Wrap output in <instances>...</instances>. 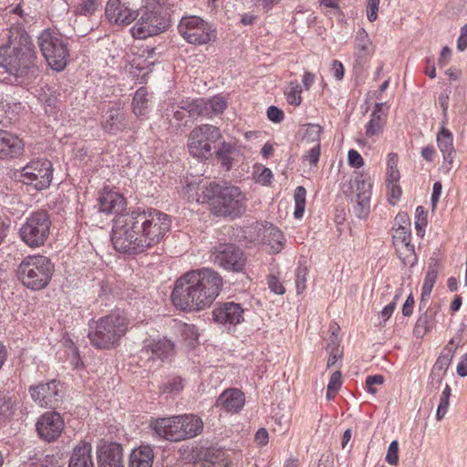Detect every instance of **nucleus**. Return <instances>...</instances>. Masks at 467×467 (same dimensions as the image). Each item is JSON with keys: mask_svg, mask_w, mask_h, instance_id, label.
<instances>
[{"mask_svg": "<svg viewBox=\"0 0 467 467\" xmlns=\"http://www.w3.org/2000/svg\"><path fill=\"white\" fill-rule=\"evenodd\" d=\"M170 228L171 220L160 211H132L115 216L110 237L115 250L136 254L159 243Z\"/></svg>", "mask_w": 467, "mask_h": 467, "instance_id": "1", "label": "nucleus"}, {"mask_svg": "<svg viewBox=\"0 0 467 467\" xmlns=\"http://www.w3.org/2000/svg\"><path fill=\"white\" fill-rule=\"evenodd\" d=\"M223 287V278L212 268L190 270L177 278V308L193 312L210 307Z\"/></svg>", "mask_w": 467, "mask_h": 467, "instance_id": "2", "label": "nucleus"}, {"mask_svg": "<svg viewBox=\"0 0 467 467\" xmlns=\"http://www.w3.org/2000/svg\"><path fill=\"white\" fill-rule=\"evenodd\" d=\"M3 74H7L3 80H10V77L15 78V81L23 85L35 79L39 74V68L36 65V55L35 46L28 36H22L17 47L9 50L3 48Z\"/></svg>", "mask_w": 467, "mask_h": 467, "instance_id": "3", "label": "nucleus"}, {"mask_svg": "<svg viewBox=\"0 0 467 467\" xmlns=\"http://www.w3.org/2000/svg\"><path fill=\"white\" fill-rule=\"evenodd\" d=\"M128 330V319L125 316L114 312L88 325V337L90 344L98 349H109L117 347L120 338Z\"/></svg>", "mask_w": 467, "mask_h": 467, "instance_id": "4", "label": "nucleus"}, {"mask_svg": "<svg viewBox=\"0 0 467 467\" xmlns=\"http://www.w3.org/2000/svg\"><path fill=\"white\" fill-rule=\"evenodd\" d=\"M211 201L212 211L218 216L238 217L245 212L246 196L235 186L219 187L211 183L202 200ZM197 202H201L198 198Z\"/></svg>", "mask_w": 467, "mask_h": 467, "instance_id": "5", "label": "nucleus"}, {"mask_svg": "<svg viewBox=\"0 0 467 467\" xmlns=\"http://www.w3.org/2000/svg\"><path fill=\"white\" fill-rule=\"evenodd\" d=\"M54 271L51 261L44 255L26 256L19 265L17 277L31 290L44 289L49 284Z\"/></svg>", "mask_w": 467, "mask_h": 467, "instance_id": "6", "label": "nucleus"}, {"mask_svg": "<svg viewBox=\"0 0 467 467\" xmlns=\"http://www.w3.org/2000/svg\"><path fill=\"white\" fill-rule=\"evenodd\" d=\"M135 25L130 28L134 38L146 39L149 36L159 35L170 26V16L163 13L160 5H149L141 7L138 12Z\"/></svg>", "mask_w": 467, "mask_h": 467, "instance_id": "7", "label": "nucleus"}, {"mask_svg": "<svg viewBox=\"0 0 467 467\" xmlns=\"http://www.w3.org/2000/svg\"><path fill=\"white\" fill-rule=\"evenodd\" d=\"M38 47L47 65L54 70H63L68 61L67 42L58 33L51 29L43 30L38 36Z\"/></svg>", "mask_w": 467, "mask_h": 467, "instance_id": "8", "label": "nucleus"}, {"mask_svg": "<svg viewBox=\"0 0 467 467\" xmlns=\"http://www.w3.org/2000/svg\"><path fill=\"white\" fill-rule=\"evenodd\" d=\"M51 226L48 213L39 210L32 213L22 224L19 234L22 241L29 247L36 248L47 241Z\"/></svg>", "mask_w": 467, "mask_h": 467, "instance_id": "9", "label": "nucleus"}, {"mask_svg": "<svg viewBox=\"0 0 467 467\" xmlns=\"http://www.w3.org/2000/svg\"><path fill=\"white\" fill-rule=\"evenodd\" d=\"M221 137V131L215 126L204 124L194 128L188 139L190 154L198 159H208L212 156L214 143Z\"/></svg>", "mask_w": 467, "mask_h": 467, "instance_id": "10", "label": "nucleus"}, {"mask_svg": "<svg viewBox=\"0 0 467 467\" xmlns=\"http://www.w3.org/2000/svg\"><path fill=\"white\" fill-rule=\"evenodd\" d=\"M177 28L180 35L190 44L203 45L216 38L212 26L196 16L182 17Z\"/></svg>", "mask_w": 467, "mask_h": 467, "instance_id": "11", "label": "nucleus"}, {"mask_svg": "<svg viewBox=\"0 0 467 467\" xmlns=\"http://www.w3.org/2000/svg\"><path fill=\"white\" fill-rule=\"evenodd\" d=\"M53 179V166L47 159H36L29 161L20 171L23 183L33 185L37 191L49 187Z\"/></svg>", "mask_w": 467, "mask_h": 467, "instance_id": "12", "label": "nucleus"}, {"mask_svg": "<svg viewBox=\"0 0 467 467\" xmlns=\"http://www.w3.org/2000/svg\"><path fill=\"white\" fill-rule=\"evenodd\" d=\"M146 0H109L105 15L115 25L127 26L135 21Z\"/></svg>", "mask_w": 467, "mask_h": 467, "instance_id": "13", "label": "nucleus"}, {"mask_svg": "<svg viewBox=\"0 0 467 467\" xmlns=\"http://www.w3.org/2000/svg\"><path fill=\"white\" fill-rule=\"evenodd\" d=\"M180 108L190 116L212 117L222 113L226 108V101L222 96H214L211 99H199L192 101H181Z\"/></svg>", "mask_w": 467, "mask_h": 467, "instance_id": "14", "label": "nucleus"}, {"mask_svg": "<svg viewBox=\"0 0 467 467\" xmlns=\"http://www.w3.org/2000/svg\"><path fill=\"white\" fill-rule=\"evenodd\" d=\"M33 400L41 407L56 408L61 397L59 382L56 379L47 383H39L29 388Z\"/></svg>", "mask_w": 467, "mask_h": 467, "instance_id": "15", "label": "nucleus"}, {"mask_svg": "<svg viewBox=\"0 0 467 467\" xmlns=\"http://www.w3.org/2000/svg\"><path fill=\"white\" fill-rule=\"evenodd\" d=\"M64 429V420L56 411L44 413L36 422V431L41 439L51 442L57 440Z\"/></svg>", "mask_w": 467, "mask_h": 467, "instance_id": "16", "label": "nucleus"}, {"mask_svg": "<svg viewBox=\"0 0 467 467\" xmlns=\"http://www.w3.org/2000/svg\"><path fill=\"white\" fill-rule=\"evenodd\" d=\"M214 255L215 263L225 269L239 272L243 270L245 264L244 252L234 244L218 246Z\"/></svg>", "mask_w": 467, "mask_h": 467, "instance_id": "17", "label": "nucleus"}, {"mask_svg": "<svg viewBox=\"0 0 467 467\" xmlns=\"http://www.w3.org/2000/svg\"><path fill=\"white\" fill-rule=\"evenodd\" d=\"M24 150L25 143L17 135L0 130V161L18 158Z\"/></svg>", "mask_w": 467, "mask_h": 467, "instance_id": "18", "label": "nucleus"}, {"mask_svg": "<svg viewBox=\"0 0 467 467\" xmlns=\"http://www.w3.org/2000/svg\"><path fill=\"white\" fill-rule=\"evenodd\" d=\"M98 467H125L123 449L119 443L103 444L97 450Z\"/></svg>", "mask_w": 467, "mask_h": 467, "instance_id": "19", "label": "nucleus"}, {"mask_svg": "<svg viewBox=\"0 0 467 467\" xmlns=\"http://www.w3.org/2000/svg\"><path fill=\"white\" fill-rule=\"evenodd\" d=\"M213 317L217 323L237 325L244 321V309L239 304L227 302L215 307Z\"/></svg>", "mask_w": 467, "mask_h": 467, "instance_id": "20", "label": "nucleus"}, {"mask_svg": "<svg viewBox=\"0 0 467 467\" xmlns=\"http://www.w3.org/2000/svg\"><path fill=\"white\" fill-rule=\"evenodd\" d=\"M203 428L202 419L193 414L177 417V441L193 438L200 434Z\"/></svg>", "mask_w": 467, "mask_h": 467, "instance_id": "21", "label": "nucleus"}, {"mask_svg": "<svg viewBox=\"0 0 467 467\" xmlns=\"http://www.w3.org/2000/svg\"><path fill=\"white\" fill-rule=\"evenodd\" d=\"M99 211L104 213H119L126 205L121 194L113 191L104 190L99 197Z\"/></svg>", "mask_w": 467, "mask_h": 467, "instance_id": "22", "label": "nucleus"}, {"mask_svg": "<svg viewBox=\"0 0 467 467\" xmlns=\"http://www.w3.org/2000/svg\"><path fill=\"white\" fill-rule=\"evenodd\" d=\"M67 467H94L92 446L89 442L81 441L73 448Z\"/></svg>", "mask_w": 467, "mask_h": 467, "instance_id": "23", "label": "nucleus"}, {"mask_svg": "<svg viewBox=\"0 0 467 467\" xmlns=\"http://www.w3.org/2000/svg\"><path fill=\"white\" fill-rule=\"evenodd\" d=\"M244 404V395L237 389L224 390L218 398L216 405L228 412L239 411Z\"/></svg>", "mask_w": 467, "mask_h": 467, "instance_id": "24", "label": "nucleus"}, {"mask_svg": "<svg viewBox=\"0 0 467 467\" xmlns=\"http://www.w3.org/2000/svg\"><path fill=\"white\" fill-rule=\"evenodd\" d=\"M127 125L126 113L120 107L110 108L106 112L105 120L102 124L107 132L113 134L122 130Z\"/></svg>", "mask_w": 467, "mask_h": 467, "instance_id": "25", "label": "nucleus"}, {"mask_svg": "<svg viewBox=\"0 0 467 467\" xmlns=\"http://www.w3.org/2000/svg\"><path fill=\"white\" fill-rule=\"evenodd\" d=\"M452 141V133L442 126L437 134V144L442 153L444 161L448 164L446 165L448 170H451L452 167L453 157L455 154Z\"/></svg>", "mask_w": 467, "mask_h": 467, "instance_id": "26", "label": "nucleus"}, {"mask_svg": "<svg viewBox=\"0 0 467 467\" xmlns=\"http://www.w3.org/2000/svg\"><path fill=\"white\" fill-rule=\"evenodd\" d=\"M383 105V103H376L375 105V109L366 126V135L368 137L379 136L383 132L386 123V114L382 112Z\"/></svg>", "mask_w": 467, "mask_h": 467, "instance_id": "27", "label": "nucleus"}, {"mask_svg": "<svg viewBox=\"0 0 467 467\" xmlns=\"http://www.w3.org/2000/svg\"><path fill=\"white\" fill-rule=\"evenodd\" d=\"M153 451L149 445H141L134 449L129 461V467H151L153 462Z\"/></svg>", "mask_w": 467, "mask_h": 467, "instance_id": "28", "label": "nucleus"}, {"mask_svg": "<svg viewBox=\"0 0 467 467\" xmlns=\"http://www.w3.org/2000/svg\"><path fill=\"white\" fill-rule=\"evenodd\" d=\"M154 433L164 440L174 441L175 420L174 417L159 418L150 422Z\"/></svg>", "mask_w": 467, "mask_h": 467, "instance_id": "29", "label": "nucleus"}, {"mask_svg": "<svg viewBox=\"0 0 467 467\" xmlns=\"http://www.w3.org/2000/svg\"><path fill=\"white\" fill-rule=\"evenodd\" d=\"M370 45L368 33L363 28L359 29L355 38V57L358 64L364 63L369 56Z\"/></svg>", "mask_w": 467, "mask_h": 467, "instance_id": "30", "label": "nucleus"}, {"mask_svg": "<svg viewBox=\"0 0 467 467\" xmlns=\"http://www.w3.org/2000/svg\"><path fill=\"white\" fill-rule=\"evenodd\" d=\"M154 65V62L148 61L142 58V57H133L130 61V74L136 78L140 79V83L147 81V76L151 71L150 67Z\"/></svg>", "mask_w": 467, "mask_h": 467, "instance_id": "31", "label": "nucleus"}, {"mask_svg": "<svg viewBox=\"0 0 467 467\" xmlns=\"http://www.w3.org/2000/svg\"><path fill=\"white\" fill-rule=\"evenodd\" d=\"M150 96L147 88L141 87L136 92L132 99V111L137 117L146 115V110L149 108Z\"/></svg>", "mask_w": 467, "mask_h": 467, "instance_id": "32", "label": "nucleus"}, {"mask_svg": "<svg viewBox=\"0 0 467 467\" xmlns=\"http://www.w3.org/2000/svg\"><path fill=\"white\" fill-rule=\"evenodd\" d=\"M18 399L9 392H0V420L12 417L17 408Z\"/></svg>", "mask_w": 467, "mask_h": 467, "instance_id": "33", "label": "nucleus"}, {"mask_svg": "<svg viewBox=\"0 0 467 467\" xmlns=\"http://www.w3.org/2000/svg\"><path fill=\"white\" fill-rule=\"evenodd\" d=\"M436 314L437 310L428 309L424 315L418 318L414 328V333L418 337L424 336L427 332L433 328L436 323L434 319Z\"/></svg>", "mask_w": 467, "mask_h": 467, "instance_id": "34", "label": "nucleus"}, {"mask_svg": "<svg viewBox=\"0 0 467 467\" xmlns=\"http://www.w3.org/2000/svg\"><path fill=\"white\" fill-rule=\"evenodd\" d=\"M451 359H450V358H445L441 355L437 358V360L433 366L432 371H431V384H432V385L437 384L438 385L437 388L440 387V385L442 382L443 377L445 376L447 369L449 368V367L451 365Z\"/></svg>", "mask_w": 467, "mask_h": 467, "instance_id": "35", "label": "nucleus"}, {"mask_svg": "<svg viewBox=\"0 0 467 467\" xmlns=\"http://www.w3.org/2000/svg\"><path fill=\"white\" fill-rule=\"evenodd\" d=\"M173 348V344L168 339H160L149 346L147 352H151V358L165 359Z\"/></svg>", "mask_w": 467, "mask_h": 467, "instance_id": "36", "label": "nucleus"}, {"mask_svg": "<svg viewBox=\"0 0 467 467\" xmlns=\"http://www.w3.org/2000/svg\"><path fill=\"white\" fill-rule=\"evenodd\" d=\"M438 276V265L437 264L431 265L428 268L427 275L424 279V283L422 285V292H421V301L420 305L427 301L431 296V293L432 291L433 285L436 282Z\"/></svg>", "mask_w": 467, "mask_h": 467, "instance_id": "37", "label": "nucleus"}, {"mask_svg": "<svg viewBox=\"0 0 467 467\" xmlns=\"http://www.w3.org/2000/svg\"><path fill=\"white\" fill-rule=\"evenodd\" d=\"M100 5V0H75L74 12L79 16H91Z\"/></svg>", "mask_w": 467, "mask_h": 467, "instance_id": "38", "label": "nucleus"}, {"mask_svg": "<svg viewBox=\"0 0 467 467\" xmlns=\"http://www.w3.org/2000/svg\"><path fill=\"white\" fill-rule=\"evenodd\" d=\"M354 184L356 187V197L370 198L372 183L370 177L364 174H358L356 176Z\"/></svg>", "mask_w": 467, "mask_h": 467, "instance_id": "39", "label": "nucleus"}, {"mask_svg": "<svg viewBox=\"0 0 467 467\" xmlns=\"http://www.w3.org/2000/svg\"><path fill=\"white\" fill-rule=\"evenodd\" d=\"M323 128L318 124H307L302 142L305 145L320 144V137Z\"/></svg>", "mask_w": 467, "mask_h": 467, "instance_id": "40", "label": "nucleus"}, {"mask_svg": "<svg viewBox=\"0 0 467 467\" xmlns=\"http://www.w3.org/2000/svg\"><path fill=\"white\" fill-rule=\"evenodd\" d=\"M393 244L395 248L403 247L406 244H410L411 235L410 228L403 225H399L397 228L393 229L392 234Z\"/></svg>", "mask_w": 467, "mask_h": 467, "instance_id": "41", "label": "nucleus"}, {"mask_svg": "<svg viewBox=\"0 0 467 467\" xmlns=\"http://www.w3.org/2000/svg\"><path fill=\"white\" fill-rule=\"evenodd\" d=\"M306 190L303 186H297L294 192V200H295V212L294 216L296 219H300L303 217L305 207H306Z\"/></svg>", "mask_w": 467, "mask_h": 467, "instance_id": "42", "label": "nucleus"}, {"mask_svg": "<svg viewBox=\"0 0 467 467\" xmlns=\"http://www.w3.org/2000/svg\"><path fill=\"white\" fill-rule=\"evenodd\" d=\"M229 462L224 457V453L221 451L209 452L205 461L201 467H228Z\"/></svg>", "mask_w": 467, "mask_h": 467, "instance_id": "43", "label": "nucleus"}, {"mask_svg": "<svg viewBox=\"0 0 467 467\" xmlns=\"http://www.w3.org/2000/svg\"><path fill=\"white\" fill-rule=\"evenodd\" d=\"M177 329L180 330L182 337L187 341L189 346H192L197 341L199 333L198 329L194 325H189L186 323L178 324Z\"/></svg>", "mask_w": 467, "mask_h": 467, "instance_id": "44", "label": "nucleus"}, {"mask_svg": "<svg viewBox=\"0 0 467 467\" xmlns=\"http://www.w3.org/2000/svg\"><path fill=\"white\" fill-rule=\"evenodd\" d=\"M451 388L448 384L445 385L444 389L440 397V402L436 411V420L441 421L448 411L450 405Z\"/></svg>", "mask_w": 467, "mask_h": 467, "instance_id": "45", "label": "nucleus"}, {"mask_svg": "<svg viewBox=\"0 0 467 467\" xmlns=\"http://www.w3.org/2000/svg\"><path fill=\"white\" fill-rule=\"evenodd\" d=\"M398 155L396 153H389L388 155L387 162V179L386 182H399L400 171L397 167Z\"/></svg>", "mask_w": 467, "mask_h": 467, "instance_id": "46", "label": "nucleus"}, {"mask_svg": "<svg viewBox=\"0 0 467 467\" xmlns=\"http://www.w3.org/2000/svg\"><path fill=\"white\" fill-rule=\"evenodd\" d=\"M301 86L296 81L289 84L288 89L285 92L287 102L290 105L298 106L301 99Z\"/></svg>", "mask_w": 467, "mask_h": 467, "instance_id": "47", "label": "nucleus"}, {"mask_svg": "<svg viewBox=\"0 0 467 467\" xmlns=\"http://www.w3.org/2000/svg\"><path fill=\"white\" fill-rule=\"evenodd\" d=\"M397 254L404 265H413L415 262V252L413 244H406L403 247L396 248Z\"/></svg>", "mask_w": 467, "mask_h": 467, "instance_id": "48", "label": "nucleus"}, {"mask_svg": "<svg viewBox=\"0 0 467 467\" xmlns=\"http://www.w3.org/2000/svg\"><path fill=\"white\" fill-rule=\"evenodd\" d=\"M357 203L354 205L353 211L357 217L366 218L370 210V198L356 197Z\"/></svg>", "mask_w": 467, "mask_h": 467, "instance_id": "49", "label": "nucleus"}, {"mask_svg": "<svg viewBox=\"0 0 467 467\" xmlns=\"http://www.w3.org/2000/svg\"><path fill=\"white\" fill-rule=\"evenodd\" d=\"M427 222V212L422 206H418L415 211V229L419 235H423Z\"/></svg>", "mask_w": 467, "mask_h": 467, "instance_id": "50", "label": "nucleus"}, {"mask_svg": "<svg viewBox=\"0 0 467 467\" xmlns=\"http://www.w3.org/2000/svg\"><path fill=\"white\" fill-rule=\"evenodd\" d=\"M388 189V201L394 205L400 200L402 191L399 182H386Z\"/></svg>", "mask_w": 467, "mask_h": 467, "instance_id": "51", "label": "nucleus"}, {"mask_svg": "<svg viewBox=\"0 0 467 467\" xmlns=\"http://www.w3.org/2000/svg\"><path fill=\"white\" fill-rule=\"evenodd\" d=\"M33 467H58L59 466V457L54 454H47L40 459L37 462L32 463Z\"/></svg>", "mask_w": 467, "mask_h": 467, "instance_id": "52", "label": "nucleus"}, {"mask_svg": "<svg viewBox=\"0 0 467 467\" xmlns=\"http://www.w3.org/2000/svg\"><path fill=\"white\" fill-rule=\"evenodd\" d=\"M386 462L393 466L398 465L399 463V442L398 441H393L390 442L387 455L385 458Z\"/></svg>", "mask_w": 467, "mask_h": 467, "instance_id": "53", "label": "nucleus"}, {"mask_svg": "<svg viewBox=\"0 0 467 467\" xmlns=\"http://www.w3.org/2000/svg\"><path fill=\"white\" fill-rule=\"evenodd\" d=\"M309 149L306 151L303 159L308 161L311 165L316 166L320 156V144L307 145Z\"/></svg>", "mask_w": 467, "mask_h": 467, "instance_id": "54", "label": "nucleus"}, {"mask_svg": "<svg viewBox=\"0 0 467 467\" xmlns=\"http://www.w3.org/2000/svg\"><path fill=\"white\" fill-rule=\"evenodd\" d=\"M306 276L307 268L305 266H299L296 275V286L297 294H301L306 289Z\"/></svg>", "mask_w": 467, "mask_h": 467, "instance_id": "55", "label": "nucleus"}, {"mask_svg": "<svg viewBox=\"0 0 467 467\" xmlns=\"http://www.w3.org/2000/svg\"><path fill=\"white\" fill-rule=\"evenodd\" d=\"M42 100L46 113L48 115L55 114L58 105V99L57 96L54 94L45 95Z\"/></svg>", "mask_w": 467, "mask_h": 467, "instance_id": "56", "label": "nucleus"}, {"mask_svg": "<svg viewBox=\"0 0 467 467\" xmlns=\"http://www.w3.org/2000/svg\"><path fill=\"white\" fill-rule=\"evenodd\" d=\"M267 284L269 289L276 295H283L285 292V289L283 284L279 281V279L274 275H270L267 278Z\"/></svg>", "mask_w": 467, "mask_h": 467, "instance_id": "57", "label": "nucleus"}, {"mask_svg": "<svg viewBox=\"0 0 467 467\" xmlns=\"http://www.w3.org/2000/svg\"><path fill=\"white\" fill-rule=\"evenodd\" d=\"M380 0H368L367 2V17L370 22L378 18V11Z\"/></svg>", "mask_w": 467, "mask_h": 467, "instance_id": "58", "label": "nucleus"}, {"mask_svg": "<svg viewBox=\"0 0 467 467\" xmlns=\"http://www.w3.org/2000/svg\"><path fill=\"white\" fill-rule=\"evenodd\" d=\"M384 382V377L382 375H374L368 376L366 379V385L368 388V391L371 394H375L377 392L376 385H382Z\"/></svg>", "mask_w": 467, "mask_h": 467, "instance_id": "59", "label": "nucleus"}, {"mask_svg": "<svg viewBox=\"0 0 467 467\" xmlns=\"http://www.w3.org/2000/svg\"><path fill=\"white\" fill-rule=\"evenodd\" d=\"M284 112L275 106L267 109V118L275 123H280L284 119Z\"/></svg>", "mask_w": 467, "mask_h": 467, "instance_id": "60", "label": "nucleus"}, {"mask_svg": "<svg viewBox=\"0 0 467 467\" xmlns=\"http://www.w3.org/2000/svg\"><path fill=\"white\" fill-rule=\"evenodd\" d=\"M348 159L349 165L352 167L360 168L364 164L363 158L355 150H350L348 151Z\"/></svg>", "mask_w": 467, "mask_h": 467, "instance_id": "61", "label": "nucleus"}, {"mask_svg": "<svg viewBox=\"0 0 467 467\" xmlns=\"http://www.w3.org/2000/svg\"><path fill=\"white\" fill-rule=\"evenodd\" d=\"M341 372L339 370H337L331 375L330 380L327 384V388L329 389L338 391L341 388Z\"/></svg>", "mask_w": 467, "mask_h": 467, "instance_id": "62", "label": "nucleus"}, {"mask_svg": "<svg viewBox=\"0 0 467 467\" xmlns=\"http://www.w3.org/2000/svg\"><path fill=\"white\" fill-rule=\"evenodd\" d=\"M331 72L337 80L342 79L345 73L342 63L338 60H333L331 64Z\"/></svg>", "mask_w": 467, "mask_h": 467, "instance_id": "63", "label": "nucleus"}, {"mask_svg": "<svg viewBox=\"0 0 467 467\" xmlns=\"http://www.w3.org/2000/svg\"><path fill=\"white\" fill-rule=\"evenodd\" d=\"M457 48L463 51L467 48V24L461 29V35L457 41Z\"/></svg>", "mask_w": 467, "mask_h": 467, "instance_id": "64", "label": "nucleus"}]
</instances>
